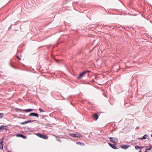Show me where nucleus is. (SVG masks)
Returning <instances> with one entry per match:
<instances>
[{
  "label": "nucleus",
  "instance_id": "nucleus-1",
  "mask_svg": "<svg viewBox=\"0 0 152 152\" xmlns=\"http://www.w3.org/2000/svg\"><path fill=\"white\" fill-rule=\"evenodd\" d=\"M69 135L73 137H82L81 134L77 132L75 133H70Z\"/></svg>",
  "mask_w": 152,
  "mask_h": 152
},
{
  "label": "nucleus",
  "instance_id": "nucleus-2",
  "mask_svg": "<svg viewBox=\"0 0 152 152\" xmlns=\"http://www.w3.org/2000/svg\"><path fill=\"white\" fill-rule=\"evenodd\" d=\"M36 135L37 136L44 139H48V136L39 133H37Z\"/></svg>",
  "mask_w": 152,
  "mask_h": 152
},
{
  "label": "nucleus",
  "instance_id": "nucleus-3",
  "mask_svg": "<svg viewBox=\"0 0 152 152\" xmlns=\"http://www.w3.org/2000/svg\"><path fill=\"white\" fill-rule=\"evenodd\" d=\"M109 139L111 142L114 143H117L118 142V140L117 138L110 137Z\"/></svg>",
  "mask_w": 152,
  "mask_h": 152
},
{
  "label": "nucleus",
  "instance_id": "nucleus-4",
  "mask_svg": "<svg viewBox=\"0 0 152 152\" xmlns=\"http://www.w3.org/2000/svg\"><path fill=\"white\" fill-rule=\"evenodd\" d=\"M85 74V72H84V71L80 73L78 76L77 77V78L78 79H81V78L83 77L84 75Z\"/></svg>",
  "mask_w": 152,
  "mask_h": 152
},
{
  "label": "nucleus",
  "instance_id": "nucleus-5",
  "mask_svg": "<svg viewBox=\"0 0 152 152\" xmlns=\"http://www.w3.org/2000/svg\"><path fill=\"white\" fill-rule=\"evenodd\" d=\"M29 116H34V117H37V118H38L39 116V115L38 113H30L29 114Z\"/></svg>",
  "mask_w": 152,
  "mask_h": 152
},
{
  "label": "nucleus",
  "instance_id": "nucleus-6",
  "mask_svg": "<svg viewBox=\"0 0 152 152\" xmlns=\"http://www.w3.org/2000/svg\"><path fill=\"white\" fill-rule=\"evenodd\" d=\"M130 146V145H124L120 146V147L126 150Z\"/></svg>",
  "mask_w": 152,
  "mask_h": 152
},
{
  "label": "nucleus",
  "instance_id": "nucleus-7",
  "mask_svg": "<svg viewBox=\"0 0 152 152\" xmlns=\"http://www.w3.org/2000/svg\"><path fill=\"white\" fill-rule=\"evenodd\" d=\"M108 144L110 146L114 149H117L118 148L116 146V145L112 144L111 143H109Z\"/></svg>",
  "mask_w": 152,
  "mask_h": 152
},
{
  "label": "nucleus",
  "instance_id": "nucleus-8",
  "mask_svg": "<svg viewBox=\"0 0 152 152\" xmlns=\"http://www.w3.org/2000/svg\"><path fill=\"white\" fill-rule=\"evenodd\" d=\"M92 116L94 119L95 121H96L99 118V116L96 113L94 114Z\"/></svg>",
  "mask_w": 152,
  "mask_h": 152
},
{
  "label": "nucleus",
  "instance_id": "nucleus-9",
  "mask_svg": "<svg viewBox=\"0 0 152 152\" xmlns=\"http://www.w3.org/2000/svg\"><path fill=\"white\" fill-rule=\"evenodd\" d=\"M17 137H20L23 138L24 139H26L27 137L26 136L22 134H18L16 135Z\"/></svg>",
  "mask_w": 152,
  "mask_h": 152
},
{
  "label": "nucleus",
  "instance_id": "nucleus-10",
  "mask_svg": "<svg viewBox=\"0 0 152 152\" xmlns=\"http://www.w3.org/2000/svg\"><path fill=\"white\" fill-rule=\"evenodd\" d=\"M7 128V126L4 125H1L0 126V129L1 131L3 130H5Z\"/></svg>",
  "mask_w": 152,
  "mask_h": 152
},
{
  "label": "nucleus",
  "instance_id": "nucleus-11",
  "mask_svg": "<svg viewBox=\"0 0 152 152\" xmlns=\"http://www.w3.org/2000/svg\"><path fill=\"white\" fill-rule=\"evenodd\" d=\"M148 135L147 134H145L144 136L141 138H138V139L139 140H142L147 139L148 137Z\"/></svg>",
  "mask_w": 152,
  "mask_h": 152
},
{
  "label": "nucleus",
  "instance_id": "nucleus-12",
  "mask_svg": "<svg viewBox=\"0 0 152 152\" xmlns=\"http://www.w3.org/2000/svg\"><path fill=\"white\" fill-rule=\"evenodd\" d=\"M34 110L33 109H25V110H23V111L24 112H26L28 113V112H29L30 111H33Z\"/></svg>",
  "mask_w": 152,
  "mask_h": 152
},
{
  "label": "nucleus",
  "instance_id": "nucleus-13",
  "mask_svg": "<svg viewBox=\"0 0 152 152\" xmlns=\"http://www.w3.org/2000/svg\"><path fill=\"white\" fill-rule=\"evenodd\" d=\"M3 140H2L0 142V149H3Z\"/></svg>",
  "mask_w": 152,
  "mask_h": 152
},
{
  "label": "nucleus",
  "instance_id": "nucleus-14",
  "mask_svg": "<svg viewBox=\"0 0 152 152\" xmlns=\"http://www.w3.org/2000/svg\"><path fill=\"white\" fill-rule=\"evenodd\" d=\"M76 144L77 145H80L82 146H84L85 145V144L84 143L80 142H76Z\"/></svg>",
  "mask_w": 152,
  "mask_h": 152
},
{
  "label": "nucleus",
  "instance_id": "nucleus-15",
  "mask_svg": "<svg viewBox=\"0 0 152 152\" xmlns=\"http://www.w3.org/2000/svg\"><path fill=\"white\" fill-rule=\"evenodd\" d=\"M27 124V121H26L24 122L20 123V125H23L24 124Z\"/></svg>",
  "mask_w": 152,
  "mask_h": 152
},
{
  "label": "nucleus",
  "instance_id": "nucleus-16",
  "mask_svg": "<svg viewBox=\"0 0 152 152\" xmlns=\"http://www.w3.org/2000/svg\"><path fill=\"white\" fill-rule=\"evenodd\" d=\"M56 139L59 142H61V140L60 139L59 137H56Z\"/></svg>",
  "mask_w": 152,
  "mask_h": 152
},
{
  "label": "nucleus",
  "instance_id": "nucleus-17",
  "mask_svg": "<svg viewBox=\"0 0 152 152\" xmlns=\"http://www.w3.org/2000/svg\"><path fill=\"white\" fill-rule=\"evenodd\" d=\"M37 121L36 120H28L27 121V123H28L30 122H34Z\"/></svg>",
  "mask_w": 152,
  "mask_h": 152
},
{
  "label": "nucleus",
  "instance_id": "nucleus-18",
  "mask_svg": "<svg viewBox=\"0 0 152 152\" xmlns=\"http://www.w3.org/2000/svg\"><path fill=\"white\" fill-rule=\"evenodd\" d=\"M39 110L40 111V112H45L43 110L42 108H39Z\"/></svg>",
  "mask_w": 152,
  "mask_h": 152
},
{
  "label": "nucleus",
  "instance_id": "nucleus-19",
  "mask_svg": "<svg viewBox=\"0 0 152 152\" xmlns=\"http://www.w3.org/2000/svg\"><path fill=\"white\" fill-rule=\"evenodd\" d=\"M140 148V146H138L137 145L136 146H135V148L136 149V150H137L139 148Z\"/></svg>",
  "mask_w": 152,
  "mask_h": 152
},
{
  "label": "nucleus",
  "instance_id": "nucleus-20",
  "mask_svg": "<svg viewBox=\"0 0 152 152\" xmlns=\"http://www.w3.org/2000/svg\"><path fill=\"white\" fill-rule=\"evenodd\" d=\"M4 114L2 113H0V118H1L3 116Z\"/></svg>",
  "mask_w": 152,
  "mask_h": 152
},
{
  "label": "nucleus",
  "instance_id": "nucleus-21",
  "mask_svg": "<svg viewBox=\"0 0 152 152\" xmlns=\"http://www.w3.org/2000/svg\"><path fill=\"white\" fill-rule=\"evenodd\" d=\"M148 147H147L146 148L147 150H150L151 149V148H152V146H151L149 148H147Z\"/></svg>",
  "mask_w": 152,
  "mask_h": 152
},
{
  "label": "nucleus",
  "instance_id": "nucleus-22",
  "mask_svg": "<svg viewBox=\"0 0 152 152\" xmlns=\"http://www.w3.org/2000/svg\"><path fill=\"white\" fill-rule=\"evenodd\" d=\"M84 71L85 72V74L86 73H89L90 72V71L89 70H84Z\"/></svg>",
  "mask_w": 152,
  "mask_h": 152
},
{
  "label": "nucleus",
  "instance_id": "nucleus-23",
  "mask_svg": "<svg viewBox=\"0 0 152 152\" xmlns=\"http://www.w3.org/2000/svg\"><path fill=\"white\" fill-rule=\"evenodd\" d=\"M17 58L19 60H21V59L18 56H17Z\"/></svg>",
  "mask_w": 152,
  "mask_h": 152
},
{
  "label": "nucleus",
  "instance_id": "nucleus-24",
  "mask_svg": "<svg viewBox=\"0 0 152 152\" xmlns=\"http://www.w3.org/2000/svg\"><path fill=\"white\" fill-rule=\"evenodd\" d=\"M145 148V147H140V149H141V148Z\"/></svg>",
  "mask_w": 152,
  "mask_h": 152
},
{
  "label": "nucleus",
  "instance_id": "nucleus-25",
  "mask_svg": "<svg viewBox=\"0 0 152 152\" xmlns=\"http://www.w3.org/2000/svg\"><path fill=\"white\" fill-rule=\"evenodd\" d=\"M139 126H137V127L136 128L137 129H139Z\"/></svg>",
  "mask_w": 152,
  "mask_h": 152
},
{
  "label": "nucleus",
  "instance_id": "nucleus-26",
  "mask_svg": "<svg viewBox=\"0 0 152 152\" xmlns=\"http://www.w3.org/2000/svg\"><path fill=\"white\" fill-rule=\"evenodd\" d=\"M147 150L146 149H145V152H147Z\"/></svg>",
  "mask_w": 152,
  "mask_h": 152
},
{
  "label": "nucleus",
  "instance_id": "nucleus-27",
  "mask_svg": "<svg viewBox=\"0 0 152 152\" xmlns=\"http://www.w3.org/2000/svg\"><path fill=\"white\" fill-rule=\"evenodd\" d=\"M11 28V26H10L9 27V29H10V28Z\"/></svg>",
  "mask_w": 152,
  "mask_h": 152
},
{
  "label": "nucleus",
  "instance_id": "nucleus-28",
  "mask_svg": "<svg viewBox=\"0 0 152 152\" xmlns=\"http://www.w3.org/2000/svg\"><path fill=\"white\" fill-rule=\"evenodd\" d=\"M7 152H11V151H8Z\"/></svg>",
  "mask_w": 152,
  "mask_h": 152
},
{
  "label": "nucleus",
  "instance_id": "nucleus-29",
  "mask_svg": "<svg viewBox=\"0 0 152 152\" xmlns=\"http://www.w3.org/2000/svg\"><path fill=\"white\" fill-rule=\"evenodd\" d=\"M4 137H3V138H2V140H4Z\"/></svg>",
  "mask_w": 152,
  "mask_h": 152
},
{
  "label": "nucleus",
  "instance_id": "nucleus-30",
  "mask_svg": "<svg viewBox=\"0 0 152 152\" xmlns=\"http://www.w3.org/2000/svg\"><path fill=\"white\" fill-rule=\"evenodd\" d=\"M142 151L141 150H140V151H139L138 152H141Z\"/></svg>",
  "mask_w": 152,
  "mask_h": 152
},
{
  "label": "nucleus",
  "instance_id": "nucleus-31",
  "mask_svg": "<svg viewBox=\"0 0 152 152\" xmlns=\"http://www.w3.org/2000/svg\"><path fill=\"white\" fill-rule=\"evenodd\" d=\"M151 137H152V134L151 135Z\"/></svg>",
  "mask_w": 152,
  "mask_h": 152
}]
</instances>
